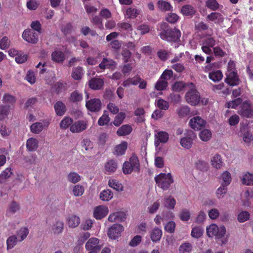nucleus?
I'll list each match as a JSON object with an SVG mask.
<instances>
[{
  "instance_id": "1",
  "label": "nucleus",
  "mask_w": 253,
  "mask_h": 253,
  "mask_svg": "<svg viewBox=\"0 0 253 253\" xmlns=\"http://www.w3.org/2000/svg\"><path fill=\"white\" fill-rule=\"evenodd\" d=\"M159 36L163 40L171 43H175L180 41L181 32L175 28H170L165 23L162 25V31L159 33Z\"/></svg>"
},
{
  "instance_id": "2",
  "label": "nucleus",
  "mask_w": 253,
  "mask_h": 253,
  "mask_svg": "<svg viewBox=\"0 0 253 253\" xmlns=\"http://www.w3.org/2000/svg\"><path fill=\"white\" fill-rule=\"evenodd\" d=\"M133 170L136 172L140 171L139 161L135 153H133L129 160L126 161L123 165V171L124 174H130Z\"/></svg>"
},
{
  "instance_id": "3",
  "label": "nucleus",
  "mask_w": 253,
  "mask_h": 253,
  "mask_svg": "<svg viewBox=\"0 0 253 253\" xmlns=\"http://www.w3.org/2000/svg\"><path fill=\"white\" fill-rule=\"evenodd\" d=\"M155 181L157 186L163 190H167L173 182V179L170 173L167 174L161 173L155 177Z\"/></svg>"
},
{
  "instance_id": "4",
  "label": "nucleus",
  "mask_w": 253,
  "mask_h": 253,
  "mask_svg": "<svg viewBox=\"0 0 253 253\" xmlns=\"http://www.w3.org/2000/svg\"><path fill=\"white\" fill-rule=\"evenodd\" d=\"M187 85L189 87L190 89L185 94L186 101L191 105H196L200 101V96L199 93L193 83L188 84Z\"/></svg>"
},
{
  "instance_id": "5",
  "label": "nucleus",
  "mask_w": 253,
  "mask_h": 253,
  "mask_svg": "<svg viewBox=\"0 0 253 253\" xmlns=\"http://www.w3.org/2000/svg\"><path fill=\"white\" fill-rule=\"evenodd\" d=\"M226 228L224 226L219 228L214 224H211L207 227V233L209 237L215 236L218 239L221 238L226 234Z\"/></svg>"
},
{
  "instance_id": "6",
  "label": "nucleus",
  "mask_w": 253,
  "mask_h": 253,
  "mask_svg": "<svg viewBox=\"0 0 253 253\" xmlns=\"http://www.w3.org/2000/svg\"><path fill=\"white\" fill-rule=\"evenodd\" d=\"M124 231V227L120 224L115 223L111 226L107 232L109 238L116 240L121 236V233Z\"/></svg>"
},
{
  "instance_id": "7",
  "label": "nucleus",
  "mask_w": 253,
  "mask_h": 253,
  "mask_svg": "<svg viewBox=\"0 0 253 253\" xmlns=\"http://www.w3.org/2000/svg\"><path fill=\"white\" fill-rule=\"evenodd\" d=\"M22 37L25 41L31 43H36L39 40L37 33L29 29L24 31Z\"/></svg>"
},
{
  "instance_id": "8",
  "label": "nucleus",
  "mask_w": 253,
  "mask_h": 253,
  "mask_svg": "<svg viewBox=\"0 0 253 253\" xmlns=\"http://www.w3.org/2000/svg\"><path fill=\"white\" fill-rule=\"evenodd\" d=\"M238 114L243 118H251L253 116V110L248 101L243 102L238 111Z\"/></svg>"
},
{
  "instance_id": "9",
  "label": "nucleus",
  "mask_w": 253,
  "mask_h": 253,
  "mask_svg": "<svg viewBox=\"0 0 253 253\" xmlns=\"http://www.w3.org/2000/svg\"><path fill=\"white\" fill-rule=\"evenodd\" d=\"M86 108L92 112H97L101 110V101L100 99L93 98L86 101Z\"/></svg>"
},
{
  "instance_id": "10",
  "label": "nucleus",
  "mask_w": 253,
  "mask_h": 253,
  "mask_svg": "<svg viewBox=\"0 0 253 253\" xmlns=\"http://www.w3.org/2000/svg\"><path fill=\"white\" fill-rule=\"evenodd\" d=\"M87 125L85 121L80 120L73 123L70 127V131L73 133H79L87 128Z\"/></svg>"
},
{
  "instance_id": "11",
  "label": "nucleus",
  "mask_w": 253,
  "mask_h": 253,
  "mask_svg": "<svg viewBox=\"0 0 253 253\" xmlns=\"http://www.w3.org/2000/svg\"><path fill=\"white\" fill-rule=\"evenodd\" d=\"M226 78L225 80V82L230 86L238 85L240 82V80L237 72L226 73Z\"/></svg>"
},
{
  "instance_id": "12",
  "label": "nucleus",
  "mask_w": 253,
  "mask_h": 253,
  "mask_svg": "<svg viewBox=\"0 0 253 253\" xmlns=\"http://www.w3.org/2000/svg\"><path fill=\"white\" fill-rule=\"evenodd\" d=\"M206 123V121L199 116L194 117L189 121L190 127L195 130L201 129L205 127Z\"/></svg>"
},
{
  "instance_id": "13",
  "label": "nucleus",
  "mask_w": 253,
  "mask_h": 253,
  "mask_svg": "<svg viewBox=\"0 0 253 253\" xmlns=\"http://www.w3.org/2000/svg\"><path fill=\"white\" fill-rule=\"evenodd\" d=\"M169 139V134L168 132L160 131L155 134V145L158 146L160 143H166Z\"/></svg>"
},
{
  "instance_id": "14",
  "label": "nucleus",
  "mask_w": 253,
  "mask_h": 253,
  "mask_svg": "<svg viewBox=\"0 0 253 253\" xmlns=\"http://www.w3.org/2000/svg\"><path fill=\"white\" fill-rule=\"evenodd\" d=\"M108 209L104 206H99L94 209L93 216L96 219H101L108 214Z\"/></svg>"
},
{
  "instance_id": "15",
  "label": "nucleus",
  "mask_w": 253,
  "mask_h": 253,
  "mask_svg": "<svg viewBox=\"0 0 253 253\" xmlns=\"http://www.w3.org/2000/svg\"><path fill=\"white\" fill-rule=\"evenodd\" d=\"M126 219V214L123 211H118L113 213L108 217V220L110 222H123Z\"/></svg>"
},
{
  "instance_id": "16",
  "label": "nucleus",
  "mask_w": 253,
  "mask_h": 253,
  "mask_svg": "<svg viewBox=\"0 0 253 253\" xmlns=\"http://www.w3.org/2000/svg\"><path fill=\"white\" fill-rule=\"evenodd\" d=\"M207 19L213 22L215 24H220L224 21L223 15L219 12H211L207 16Z\"/></svg>"
},
{
  "instance_id": "17",
  "label": "nucleus",
  "mask_w": 253,
  "mask_h": 253,
  "mask_svg": "<svg viewBox=\"0 0 253 253\" xmlns=\"http://www.w3.org/2000/svg\"><path fill=\"white\" fill-rule=\"evenodd\" d=\"M104 85L103 79L100 78H93L88 82L89 87L93 90L100 89Z\"/></svg>"
},
{
  "instance_id": "18",
  "label": "nucleus",
  "mask_w": 253,
  "mask_h": 253,
  "mask_svg": "<svg viewBox=\"0 0 253 253\" xmlns=\"http://www.w3.org/2000/svg\"><path fill=\"white\" fill-rule=\"evenodd\" d=\"M56 114L58 116H63L67 110L65 104L61 101H58L54 105Z\"/></svg>"
},
{
  "instance_id": "19",
  "label": "nucleus",
  "mask_w": 253,
  "mask_h": 253,
  "mask_svg": "<svg viewBox=\"0 0 253 253\" xmlns=\"http://www.w3.org/2000/svg\"><path fill=\"white\" fill-rule=\"evenodd\" d=\"M132 128L129 125H124L120 127L116 133L119 136H124L129 135L132 131Z\"/></svg>"
},
{
  "instance_id": "20",
  "label": "nucleus",
  "mask_w": 253,
  "mask_h": 253,
  "mask_svg": "<svg viewBox=\"0 0 253 253\" xmlns=\"http://www.w3.org/2000/svg\"><path fill=\"white\" fill-rule=\"evenodd\" d=\"M181 13L184 16L192 17L196 13L195 8L190 4H185L182 6Z\"/></svg>"
},
{
  "instance_id": "21",
  "label": "nucleus",
  "mask_w": 253,
  "mask_h": 253,
  "mask_svg": "<svg viewBox=\"0 0 253 253\" xmlns=\"http://www.w3.org/2000/svg\"><path fill=\"white\" fill-rule=\"evenodd\" d=\"M127 148V143L123 141L121 144L117 145L114 148V154L116 156H122L125 154Z\"/></svg>"
},
{
  "instance_id": "22",
  "label": "nucleus",
  "mask_w": 253,
  "mask_h": 253,
  "mask_svg": "<svg viewBox=\"0 0 253 253\" xmlns=\"http://www.w3.org/2000/svg\"><path fill=\"white\" fill-rule=\"evenodd\" d=\"M98 243L99 240L97 238H91L86 242L85 248L87 250H100V247L98 245Z\"/></svg>"
},
{
  "instance_id": "23",
  "label": "nucleus",
  "mask_w": 253,
  "mask_h": 253,
  "mask_svg": "<svg viewBox=\"0 0 253 253\" xmlns=\"http://www.w3.org/2000/svg\"><path fill=\"white\" fill-rule=\"evenodd\" d=\"M49 125L48 123H45V125H43L42 123L36 122L30 126L31 131L35 134H39L43 130L44 126H48Z\"/></svg>"
},
{
  "instance_id": "24",
  "label": "nucleus",
  "mask_w": 253,
  "mask_h": 253,
  "mask_svg": "<svg viewBox=\"0 0 253 253\" xmlns=\"http://www.w3.org/2000/svg\"><path fill=\"white\" fill-rule=\"evenodd\" d=\"M84 75V69L82 67L78 66L72 69L71 76L75 80H80Z\"/></svg>"
},
{
  "instance_id": "25",
  "label": "nucleus",
  "mask_w": 253,
  "mask_h": 253,
  "mask_svg": "<svg viewBox=\"0 0 253 253\" xmlns=\"http://www.w3.org/2000/svg\"><path fill=\"white\" fill-rule=\"evenodd\" d=\"M39 141L34 138L28 139L26 142V147L29 151H35L38 147Z\"/></svg>"
},
{
  "instance_id": "26",
  "label": "nucleus",
  "mask_w": 253,
  "mask_h": 253,
  "mask_svg": "<svg viewBox=\"0 0 253 253\" xmlns=\"http://www.w3.org/2000/svg\"><path fill=\"white\" fill-rule=\"evenodd\" d=\"M162 236V231L158 227L154 228L150 234L151 240L153 242H157L160 240Z\"/></svg>"
},
{
  "instance_id": "27",
  "label": "nucleus",
  "mask_w": 253,
  "mask_h": 253,
  "mask_svg": "<svg viewBox=\"0 0 253 253\" xmlns=\"http://www.w3.org/2000/svg\"><path fill=\"white\" fill-rule=\"evenodd\" d=\"M176 200L172 196H169L165 198L164 206L168 209H173L176 205Z\"/></svg>"
},
{
  "instance_id": "28",
  "label": "nucleus",
  "mask_w": 253,
  "mask_h": 253,
  "mask_svg": "<svg viewBox=\"0 0 253 253\" xmlns=\"http://www.w3.org/2000/svg\"><path fill=\"white\" fill-rule=\"evenodd\" d=\"M2 102L6 104V105H13L17 100V98L15 96L11 95L9 93L4 94L2 98Z\"/></svg>"
},
{
  "instance_id": "29",
  "label": "nucleus",
  "mask_w": 253,
  "mask_h": 253,
  "mask_svg": "<svg viewBox=\"0 0 253 253\" xmlns=\"http://www.w3.org/2000/svg\"><path fill=\"white\" fill-rule=\"evenodd\" d=\"M52 60L55 62H62L65 59V55L60 50L53 51L51 54Z\"/></svg>"
},
{
  "instance_id": "30",
  "label": "nucleus",
  "mask_w": 253,
  "mask_h": 253,
  "mask_svg": "<svg viewBox=\"0 0 253 253\" xmlns=\"http://www.w3.org/2000/svg\"><path fill=\"white\" fill-rule=\"evenodd\" d=\"M117 168V163L113 160H109L105 166V170L108 174L114 172Z\"/></svg>"
},
{
  "instance_id": "31",
  "label": "nucleus",
  "mask_w": 253,
  "mask_h": 253,
  "mask_svg": "<svg viewBox=\"0 0 253 253\" xmlns=\"http://www.w3.org/2000/svg\"><path fill=\"white\" fill-rule=\"evenodd\" d=\"M18 240L16 235H13L9 236L6 240L7 250L13 249L17 244Z\"/></svg>"
},
{
  "instance_id": "32",
  "label": "nucleus",
  "mask_w": 253,
  "mask_h": 253,
  "mask_svg": "<svg viewBox=\"0 0 253 253\" xmlns=\"http://www.w3.org/2000/svg\"><path fill=\"white\" fill-rule=\"evenodd\" d=\"M158 6L159 8L164 11H172V7L171 4L166 1L163 0H159L158 2Z\"/></svg>"
},
{
  "instance_id": "33",
  "label": "nucleus",
  "mask_w": 253,
  "mask_h": 253,
  "mask_svg": "<svg viewBox=\"0 0 253 253\" xmlns=\"http://www.w3.org/2000/svg\"><path fill=\"white\" fill-rule=\"evenodd\" d=\"M242 182L244 185H253V174L247 172L243 175Z\"/></svg>"
},
{
  "instance_id": "34",
  "label": "nucleus",
  "mask_w": 253,
  "mask_h": 253,
  "mask_svg": "<svg viewBox=\"0 0 253 253\" xmlns=\"http://www.w3.org/2000/svg\"><path fill=\"white\" fill-rule=\"evenodd\" d=\"M209 77L211 80L216 82H218L222 79L223 75L221 71L217 70L210 73Z\"/></svg>"
},
{
  "instance_id": "35",
  "label": "nucleus",
  "mask_w": 253,
  "mask_h": 253,
  "mask_svg": "<svg viewBox=\"0 0 253 253\" xmlns=\"http://www.w3.org/2000/svg\"><path fill=\"white\" fill-rule=\"evenodd\" d=\"M83 99V94L78 90H75L73 91L69 97V100L72 102H77L82 101Z\"/></svg>"
},
{
  "instance_id": "36",
  "label": "nucleus",
  "mask_w": 253,
  "mask_h": 253,
  "mask_svg": "<svg viewBox=\"0 0 253 253\" xmlns=\"http://www.w3.org/2000/svg\"><path fill=\"white\" fill-rule=\"evenodd\" d=\"M117 114L113 122V124L116 126H119L126 118V114L124 112H120Z\"/></svg>"
},
{
  "instance_id": "37",
  "label": "nucleus",
  "mask_w": 253,
  "mask_h": 253,
  "mask_svg": "<svg viewBox=\"0 0 253 253\" xmlns=\"http://www.w3.org/2000/svg\"><path fill=\"white\" fill-rule=\"evenodd\" d=\"M113 196L112 192L109 190H104L100 193V198L103 201H108L111 200Z\"/></svg>"
},
{
  "instance_id": "38",
  "label": "nucleus",
  "mask_w": 253,
  "mask_h": 253,
  "mask_svg": "<svg viewBox=\"0 0 253 253\" xmlns=\"http://www.w3.org/2000/svg\"><path fill=\"white\" fill-rule=\"evenodd\" d=\"M211 165L216 169L221 168L222 165V161L221 156L218 155H215L211 160Z\"/></svg>"
},
{
  "instance_id": "39",
  "label": "nucleus",
  "mask_w": 253,
  "mask_h": 253,
  "mask_svg": "<svg viewBox=\"0 0 253 253\" xmlns=\"http://www.w3.org/2000/svg\"><path fill=\"white\" fill-rule=\"evenodd\" d=\"M110 121V118L109 117L107 111H104L103 114L100 117L98 121V124L100 126H103L108 125Z\"/></svg>"
},
{
  "instance_id": "40",
  "label": "nucleus",
  "mask_w": 253,
  "mask_h": 253,
  "mask_svg": "<svg viewBox=\"0 0 253 253\" xmlns=\"http://www.w3.org/2000/svg\"><path fill=\"white\" fill-rule=\"evenodd\" d=\"M168 86V82L167 81L159 79L155 85V88L158 91H163L166 89Z\"/></svg>"
},
{
  "instance_id": "41",
  "label": "nucleus",
  "mask_w": 253,
  "mask_h": 253,
  "mask_svg": "<svg viewBox=\"0 0 253 253\" xmlns=\"http://www.w3.org/2000/svg\"><path fill=\"white\" fill-rule=\"evenodd\" d=\"M80 223V218L76 215L71 216L68 221L69 227L75 228L77 227Z\"/></svg>"
},
{
  "instance_id": "42",
  "label": "nucleus",
  "mask_w": 253,
  "mask_h": 253,
  "mask_svg": "<svg viewBox=\"0 0 253 253\" xmlns=\"http://www.w3.org/2000/svg\"><path fill=\"white\" fill-rule=\"evenodd\" d=\"M188 84L183 82H176L171 86V89L175 92H179L182 91Z\"/></svg>"
},
{
  "instance_id": "43",
  "label": "nucleus",
  "mask_w": 253,
  "mask_h": 253,
  "mask_svg": "<svg viewBox=\"0 0 253 253\" xmlns=\"http://www.w3.org/2000/svg\"><path fill=\"white\" fill-rule=\"evenodd\" d=\"M10 109L9 105H0V120H3L7 116Z\"/></svg>"
},
{
  "instance_id": "44",
  "label": "nucleus",
  "mask_w": 253,
  "mask_h": 253,
  "mask_svg": "<svg viewBox=\"0 0 253 253\" xmlns=\"http://www.w3.org/2000/svg\"><path fill=\"white\" fill-rule=\"evenodd\" d=\"M222 184L228 186L231 181V175L228 171H224L221 175Z\"/></svg>"
},
{
  "instance_id": "45",
  "label": "nucleus",
  "mask_w": 253,
  "mask_h": 253,
  "mask_svg": "<svg viewBox=\"0 0 253 253\" xmlns=\"http://www.w3.org/2000/svg\"><path fill=\"white\" fill-rule=\"evenodd\" d=\"M29 234V230L27 227H22L17 232V235L19 237V242H22L26 239Z\"/></svg>"
},
{
  "instance_id": "46",
  "label": "nucleus",
  "mask_w": 253,
  "mask_h": 253,
  "mask_svg": "<svg viewBox=\"0 0 253 253\" xmlns=\"http://www.w3.org/2000/svg\"><path fill=\"white\" fill-rule=\"evenodd\" d=\"M64 229V223L62 221H57L53 225L52 231L54 234H58L62 232Z\"/></svg>"
},
{
  "instance_id": "47",
  "label": "nucleus",
  "mask_w": 253,
  "mask_h": 253,
  "mask_svg": "<svg viewBox=\"0 0 253 253\" xmlns=\"http://www.w3.org/2000/svg\"><path fill=\"white\" fill-rule=\"evenodd\" d=\"M73 123V120L70 117H65L60 123V126L62 129H66L71 126Z\"/></svg>"
},
{
  "instance_id": "48",
  "label": "nucleus",
  "mask_w": 253,
  "mask_h": 253,
  "mask_svg": "<svg viewBox=\"0 0 253 253\" xmlns=\"http://www.w3.org/2000/svg\"><path fill=\"white\" fill-rule=\"evenodd\" d=\"M199 137L202 141H207L211 138V133L209 129H205L200 132Z\"/></svg>"
},
{
  "instance_id": "49",
  "label": "nucleus",
  "mask_w": 253,
  "mask_h": 253,
  "mask_svg": "<svg viewBox=\"0 0 253 253\" xmlns=\"http://www.w3.org/2000/svg\"><path fill=\"white\" fill-rule=\"evenodd\" d=\"M20 208L19 204L16 202L13 201L8 206L7 213H15L16 211L20 210Z\"/></svg>"
},
{
  "instance_id": "50",
  "label": "nucleus",
  "mask_w": 253,
  "mask_h": 253,
  "mask_svg": "<svg viewBox=\"0 0 253 253\" xmlns=\"http://www.w3.org/2000/svg\"><path fill=\"white\" fill-rule=\"evenodd\" d=\"M181 145L187 149L191 148L193 143V140L190 137H185L180 140Z\"/></svg>"
},
{
  "instance_id": "51",
  "label": "nucleus",
  "mask_w": 253,
  "mask_h": 253,
  "mask_svg": "<svg viewBox=\"0 0 253 253\" xmlns=\"http://www.w3.org/2000/svg\"><path fill=\"white\" fill-rule=\"evenodd\" d=\"M206 6L212 11H215L219 8V3L216 0H207Z\"/></svg>"
},
{
  "instance_id": "52",
  "label": "nucleus",
  "mask_w": 253,
  "mask_h": 253,
  "mask_svg": "<svg viewBox=\"0 0 253 253\" xmlns=\"http://www.w3.org/2000/svg\"><path fill=\"white\" fill-rule=\"evenodd\" d=\"M67 178L68 181L73 183H76L81 180V176L75 172H70Z\"/></svg>"
},
{
  "instance_id": "53",
  "label": "nucleus",
  "mask_w": 253,
  "mask_h": 253,
  "mask_svg": "<svg viewBox=\"0 0 253 253\" xmlns=\"http://www.w3.org/2000/svg\"><path fill=\"white\" fill-rule=\"evenodd\" d=\"M157 106L161 110H167L169 108V103L167 101L160 98L157 101Z\"/></svg>"
},
{
  "instance_id": "54",
  "label": "nucleus",
  "mask_w": 253,
  "mask_h": 253,
  "mask_svg": "<svg viewBox=\"0 0 253 253\" xmlns=\"http://www.w3.org/2000/svg\"><path fill=\"white\" fill-rule=\"evenodd\" d=\"M84 187L80 184L75 185L73 188V193L75 196H81L84 194Z\"/></svg>"
},
{
  "instance_id": "55",
  "label": "nucleus",
  "mask_w": 253,
  "mask_h": 253,
  "mask_svg": "<svg viewBox=\"0 0 253 253\" xmlns=\"http://www.w3.org/2000/svg\"><path fill=\"white\" fill-rule=\"evenodd\" d=\"M109 185L112 188L116 190L117 191H122L123 190V186L122 184L117 181L116 180L112 179L109 181Z\"/></svg>"
},
{
  "instance_id": "56",
  "label": "nucleus",
  "mask_w": 253,
  "mask_h": 253,
  "mask_svg": "<svg viewBox=\"0 0 253 253\" xmlns=\"http://www.w3.org/2000/svg\"><path fill=\"white\" fill-rule=\"evenodd\" d=\"M180 219L183 221H187L190 218V213L188 210L183 209L179 214Z\"/></svg>"
},
{
  "instance_id": "57",
  "label": "nucleus",
  "mask_w": 253,
  "mask_h": 253,
  "mask_svg": "<svg viewBox=\"0 0 253 253\" xmlns=\"http://www.w3.org/2000/svg\"><path fill=\"white\" fill-rule=\"evenodd\" d=\"M250 214L247 211H243L241 212L238 215V220L240 222H244L249 219Z\"/></svg>"
},
{
  "instance_id": "58",
  "label": "nucleus",
  "mask_w": 253,
  "mask_h": 253,
  "mask_svg": "<svg viewBox=\"0 0 253 253\" xmlns=\"http://www.w3.org/2000/svg\"><path fill=\"white\" fill-rule=\"evenodd\" d=\"M192 250V246L189 243H185L180 245L179 251L180 253H189Z\"/></svg>"
},
{
  "instance_id": "59",
  "label": "nucleus",
  "mask_w": 253,
  "mask_h": 253,
  "mask_svg": "<svg viewBox=\"0 0 253 253\" xmlns=\"http://www.w3.org/2000/svg\"><path fill=\"white\" fill-rule=\"evenodd\" d=\"M168 99L174 104H178L181 102V97L178 94L170 93L168 97Z\"/></svg>"
},
{
  "instance_id": "60",
  "label": "nucleus",
  "mask_w": 253,
  "mask_h": 253,
  "mask_svg": "<svg viewBox=\"0 0 253 253\" xmlns=\"http://www.w3.org/2000/svg\"><path fill=\"white\" fill-rule=\"evenodd\" d=\"M117 28L119 31L125 30L129 31L132 30V26L130 24L127 22H119L117 24Z\"/></svg>"
},
{
  "instance_id": "61",
  "label": "nucleus",
  "mask_w": 253,
  "mask_h": 253,
  "mask_svg": "<svg viewBox=\"0 0 253 253\" xmlns=\"http://www.w3.org/2000/svg\"><path fill=\"white\" fill-rule=\"evenodd\" d=\"M195 28L198 32L206 31L209 29V26L204 22L200 21L195 25Z\"/></svg>"
},
{
  "instance_id": "62",
  "label": "nucleus",
  "mask_w": 253,
  "mask_h": 253,
  "mask_svg": "<svg viewBox=\"0 0 253 253\" xmlns=\"http://www.w3.org/2000/svg\"><path fill=\"white\" fill-rule=\"evenodd\" d=\"M227 186L221 184V186H220L216 191V195L218 198L220 199L224 197V195L227 192Z\"/></svg>"
},
{
  "instance_id": "63",
  "label": "nucleus",
  "mask_w": 253,
  "mask_h": 253,
  "mask_svg": "<svg viewBox=\"0 0 253 253\" xmlns=\"http://www.w3.org/2000/svg\"><path fill=\"white\" fill-rule=\"evenodd\" d=\"M190 108L187 106H184L177 109V114L180 117H184L190 113Z\"/></svg>"
},
{
  "instance_id": "64",
  "label": "nucleus",
  "mask_w": 253,
  "mask_h": 253,
  "mask_svg": "<svg viewBox=\"0 0 253 253\" xmlns=\"http://www.w3.org/2000/svg\"><path fill=\"white\" fill-rule=\"evenodd\" d=\"M173 74V73L171 70L166 69L161 75L160 79L167 81L172 78Z\"/></svg>"
}]
</instances>
